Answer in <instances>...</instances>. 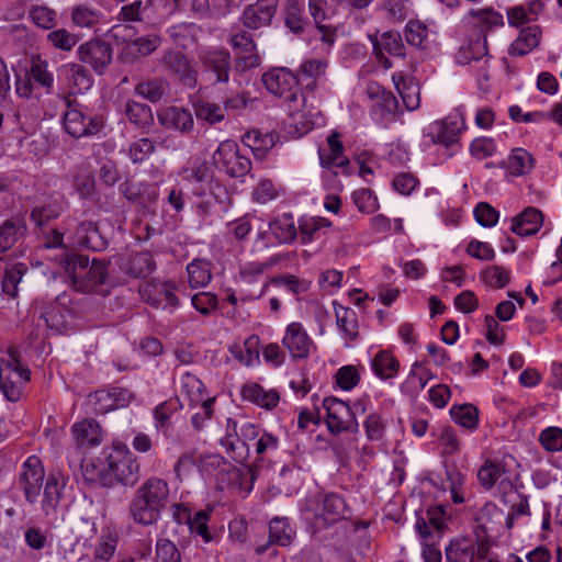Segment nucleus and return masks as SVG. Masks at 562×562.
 Listing matches in <instances>:
<instances>
[{"mask_svg": "<svg viewBox=\"0 0 562 562\" xmlns=\"http://www.w3.org/2000/svg\"><path fill=\"white\" fill-rule=\"evenodd\" d=\"M262 82L272 94L283 98L288 102L296 100L300 77L284 67L273 68L262 75Z\"/></svg>", "mask_w": 562, "mask_h": 562, "instance_id": "f8f14e48", "label": "nucleus"}, {"mask_svg": "<svg viewBox=\"0 0 562 562\" xmlns=\"http://www.w3.org/2000/svg\"><path fill=\"white\" fill-rule=\"evenodd\" d=\"M213 161L220 170L232 178L244 177L251 170L250 159L240 154L237 144L233 140L220 144L213 154Z\"/></svg>", "mask_w": 562, "mask_h": 562, "instance_id": "9d476101", "label": "nucleus"}, {"mask_svg": "<svg viewBox=\"0 0 562 562\" xmlns=\"http://www.w3.org/2000/svg\"><path fill=\"white\" fill-rule=\"evenodd\" d=\"M327 0H308L310 13L315 26L322 33V41L331 45L335 42V30L323 22L326 20Z\"/></svg>", "mask_w": 562, "mask_h": 562, "instance_id": "c85d7f7f", "label": "nucleus"}, {"mask_svg": "<svg viewBox=\"0 0 562 562\" xmlns=\"http://www.w3.org/2000/svg\"><path fill=\"white\" fill-rule=\"evenodd\" d=\"M124 113L130 123L142 128L151 125L154 122L151 108L134 100H127L125 102Z\"/></svg>", "mask_w": 562, "mask_h": 562, "instance_id": "473e14b6", "label": "nucleus"}, {"mask_svg": "<svg viewBox=\"0 0 562 562\" xmlns=\"http://www.w3.org/2000/svg\"><path fill=\"white\" fill-rule=\"evenodd\" d=\"M279 0H257L245 8L241 21L250 30L269 26L276 15Z\"/></svg>", "mask_w": 562, "mask_h": 562, "instance_id": "dca6fc26", "label": "nucleus"}, {"mask_svg": "<svg viewBox=\"0 0 562 562\" xmlns=\"http://www.w3.org/2000/svg\"><path fill=\"white\" fill-rule=\"evenodd\" d=\"M339 137V133L331 132L327 137L329 151L326 153L324 149L318 150L322 167L336 166L344 168L349 165V159L342 155L344 146Z\"/></svg>", "mask_w": 562, "mask_h": 562, "instance_id": "393cba45", "label": "nucleus"}, {"mask_svg": "<svg viewBox=\"0 0 562 562\" xmlns=\"http://www.w3.org/2000/svg\"><path fill=\"white\" fill-rule=\"evenodd\" d=\"M111 475L100 473V482L103 486H111L119 482L133 487L140 479V467L137 458L121 443L113 445L111 450L103 452Z\"/></svg>", "mask_w": 562, "mask_h": 562, "instance_id": "7ed1b4c3", "label": "nucleus"}, {"mask_svg": "<svg viewBox=\"0 0 562 562\" xmlns=\"http://www.w3.org/2000/svg\"><path fill=\"white\" fill-rule=\"evenodd\" d=\"M65 71L71 78L74 86L77 87L79 91L90 88L92 79L83 66L78 64H69L65 66Z\"/></svg>", "mask_w": 562, "mask_h": 562, "instance_id": "0e129e2a", "label": "nucleus"}, {"mask_svg": "<svg viewBox=\"0 0 562 562\" xmlns=\"http://www.w3.org/2000/svg\"><path fill=\"white\" fill-rule=\"evenodd\" d=\"M126 272L134 278H145L155 269V261L148 251L136 252L126 263Z\"/></svg>", "mask_w": 562, "mask_h": 562, "instance_id": "c9c22d12", "label": "nucleus"}, {"mask_svg": "<svg viewBox=\"0 0 562 562\" xmlns=\"http://www.w3.org/2000/svg\"><path fill=\"white\" fill-rule=\"evenodd\" d=\"M487 55V42L485 35L477 33L469 42L461 45L456 54V60L460 65H468L472 60H479Z\"/></svg>", "mask_w": 562, "mask_h": 562, "instance_id": "b1692460", "label": "nucleus"}, {"mask_svg": "<svg viewBox=\"0 0 562 562\" xmlns=\"http://www.w3.org/2000/svg\"><path fill=\"white\" fill-rule=\"evenodd\" d=\"M31 21L44 30H50L56 25L55 10L45 5H34L29 11Z\"/></svg>", "mask_w": 562, "mask_h": 562, "instance_id": "3c124183", "label": "nucleus"}, {"mask_svg": "<svg viewBox=\"0 0 562 562\" xmlns=\"http://www.w3.org/2000/svg\"><path fill=\"white\" fill-rule=\"evenodd\" d=\"M69 245L72 248H82L91 251H103L109 243L102 235L95 222L82 221L78 223L69 237Z\"/></svg>", "mask_w": 562, "mask_h": 562, "instance_id": "4468645a", "label": "nucleus"}, {"mask_svg": "<svg viewBox=\"0 0 562 562\" xmlns=\"http://www.w3.org/2000/svg\"><path fill=\"white\" fill-rule=\"evenodd\" d=\"M158 64L166 74L177 78L183 87L189 89L196 88L199 72L181 50L175 48L165 49L158 59Z\"/></svg>", "mask_w": 562, "mask_h": 562, "instance_id": "423d86ee", "label": "nucleus"}, {"mask_svg": "<svg viewBox=\"0 0 562 562\" xmlns=\"http://www.w3.org/2000/svg\"><path fill=\"white\" fill-rule=\"evenodd\" d=\"M330 226V222L323 217H311L300 222L301 240L303 244L319 238V231Z\"/></svg>", "mask_w": 562, "mask_h": 562, "instance_id": "8fccbe9b", "label": "nucleus"}, {"mask_svg": "<svg viewBox=\"0 0 562 562\" xmlns=\"http://www.w3.org/2000/svg\"><path fill=\"white\" fill-rule=\"evenodd\" d=\"M338 328L346 338L355 340L358 337V318L352 308L339 305L335 307Z\"/></svg>", "mask_w": 562, "mask_h": 562, "instance_id": "ea45409f", "label": "nucleus"}, {"mask_svg": "<svg viewBox=\"0 0 562 562\" xmlns=\"http://www.w3.org/2000/svg\"><path fill=\"white\" fill-rule=\"evenodd\" d=\"M395 88L400 93L405 108L408 111L416 110L419 106V87L413 78H404L402 76H393Z\"/></svg>", "mask_w": 562, "mask_h": 562, "instance_id": "7c9ffc66", "label": "nucleus"}, {"mask_svg": "<svg viewBox=\"0 0 562 562\" xmlns=\"http://www.w3.org/2000/svg\"><path fill=\"white\" fill-rule=\"evenodd\" d=\"M429 135L434 143L448 146L458 140V127L454 123L449 124L447 121H436L429 125Z\"/></svg>", "mask_w": 562, "mask_h": 562, "instance_id": "37998d69", "label": "nucleus"}, {"mask_svg": "<svg viewBox=\"0 0 562 562\" xmlns=\"http://www.w3.org/2000/svg\"><path fill=\"white\" fill-rule=\"evenodd\" d=\"M450 414L457 424L467 429L473 430L477 427V409L472 404L454 405Z\"/></svg>", "mask_w": 562, "mask_h": 562, "instance_id": "de8ad7c7", "label": "nucleus"}, {"mask_svg": "<svg viewBox=\"0 0 562 562\" xmlns=\"http://www.w3.org/2000/svg\"><path fill=\"white\" fill-rule=\"evenodd\" d=\"M307 510L313 512L315 524L328 527L346 517L347 506L339 495L327 494L310 499Z\"/></svg>", "mask_w": 562, "mask_h": 562, "instance_id": "9b49d317", "label": "nucleus"}, {"mask_svg": "<svg viewBox=\"0 0 562 562\" xmlns=\"http://www.w3.org/2000/svg\"><path fill=\"white\" fill-rule=\"evenodd\" d=\"M188 279L191 288H202L212 279L211 263L206 260L194 259L187 267Z\"/></svg>", "mask_w": 562, "mask_h": 562, "instance_id": "79ce46f5", "label": "nucleus"}, {"mask_svg": "<svg viewBox=\"0 0 562 562\" xmlns=\"http://www.w3.org/2000/svg\"><path fill=\"white\" fill-rule=\"evenodd\" d=\"M482 280L493 288L503 289L509 283L510 276L504 267L491 266L482 272Z\"/></svg>", "mask_w": 562, "mask_h": 562, "instance_id": "4d7b16f0", "label": "nucleus"}, {"mask_svg": "<svg viewBox=\"0 0 562 562\" xmlns=\"http://www.w3.org/2000/svg\"><path fill=\"white\" fill-rule=\"evenodd\" d=\"M284 23L293 33L300 34L308 26L310 21L304 14V7L299 0H286L284 7Z\"/></svg>", "mask_w": 562, "mask_h": 562, "instance_id": "c756f323", "label": "nucleus"}, {"mask_svg": "<svg viewBox=\"0 0 562 562\" xmlns=\"http://www.w3.org/2000/svg\"><path fill=\"white\" fill-rule=\"evenodd\" d=\"M502 474V469L498 464L486 461L477 472V479L483 487L490 490L494 486L496 481Z\"/></svg>", "mask_w": 562, "mask_h": 562, "instance_id": "338daca9", "label": "nucleus"}, {"mask_svg": "<svg viewBox=\"0 0 562 562\" xmlns=\"http://www.w3.org/2000/svg\"><path fill=\"white\" fill-rule=\"evenodd\" d=\"M158 122L165 128L190 134L194 128V120L190 110L182 106H168L158 112Z\"/></svg>", "mask_w": 562, "mask_h": 562, "instance_id": "f3484780", "label": "nucleus"}, {"mask_svg": "<svg viewBox=\"0 0 562 562\" xmlns=\"http://www.w3.org/2000/svg\"><path fill=\"white\" fill-rule=\"evenodd\" d=\"M8 353L10 359L0 360V389L9 401L15 402L21 395L20 384L30 380V370L21 364L16 350L11 348Z\"/></svg>", "mask_w": 562, "mask_h": 562, "instance_id": "0eeeda50", "label": "nucleus"}, {"mask_svg": "<svg viewBox=\"0 0 562 562\" xmlns=\"http://www.w3.org/2000/svg\"><path fill=\"white\" fill-rule=\"evenodd\" d=\"M533 168L532 156L524 148L513 149L508 159V169L514 176H521Z\"/></svg>", "mask_w": 562, "mask_h": 562, "instance_id": "49530a36", "label": "nucleus"}, {"mask_svg": "<svg viewBox=\"0 0 562 562\" xmlns=\"http://www.w3.org/2000/svg\"><path fill=\"white\" fill-rule=\"evenodd\" d=\"M155 144L150 138L144 137L131 143L128 157L134 164L145 161L154 151Z\"/></svg>", "mask_w": 562, "mask_h": 562, "instance_id": "5fc2aeb1", "label": "nucleus"}, {"mask_svg": "<svg viewBox=\"0 0 562 562\" xmlns=\"http://www.w3.org/2000/svg\"><path fill=\"white\" fill-rule=\"evenodd\" d=\"M26 232L23 220L10 218L0 225V254L11 249Z\"/></svg>", "mask_w": 562, "mask_h": 562, "instance_id": "a878e982", "label": "nucleus"}, {"mask_svg": "<svg viewBox=\"0 0 562 562\" xmlns=\"http://www.w3.org/2000/svg\"><path fill=\"white\" fill-rule=\"evenodd\" d=\"M183 180L192 186V192L196 196H202L207 190H211L213 180V172L206 162H201L198 166L186 169L183 172Z\"/></svg>", "mask_w": 562, "mask_h": 562, "instance_id": "5701e85b", "label": "nucleus"}, {"mask_svg": "<svg viewBox=\"0 0 562 562\" xmlns=\"http://www.w3.org/2000/svg\"><path fill=\"white\" fill-rule=\"evenodd\" d=\"M210 520V512L199 510L193 517H188V525L191 531L201 536L205 542L212 540V536L209 531L207 522Z\"/></svg>", "mask_w": 562, "mask_h": 562, "instance_id": "bf43d9fd", "label": "nucleus"}, {"mask_svg": "<svg viewBox=\"0 0 562 562\" xmlns=\"http://www.w3.org/2000/svg\"><path fill=\"white\" fill-rule=\"evenodd\" d=\"M376 57L380 61L383 63L384 67L389 68L391 67L390 60L384 57L382 54V50L387 52L389 54L397 57H404L405 56V46L402 41L401 34L398 32L389 31L384 32L381 35L380 41H376L373 44Z\"/></svg>", "mask_w": 562, "mask_h": 562, "instance_id": "aec40b11", "label": "nucleus"}, {"mask_svg": "<svg viewBox=\"0 0 562 562\" xmlns=\"http://www.w3.org/2000/svg\"><path fill=\"white\" fill-rule=\"evenodd\" d=\"M101 13L87 5L79 4L71 10V21L78 27H93L100 22Z\"/></svg>", "mask_w": 562, "mask_h": 562, "instance_id": "09e8293b", "label": "nucleus"}, {"mask_svg": "<svg viewBox=\"0 0 562 562\" xmlns=\"http://www.w3.org/2000/svg\"><path fill=\"white\" fill-rule=\"evenodd\" d=\"M323 407L326 411V425L330 434L358 432L356 412L346 402L330 396L323 401Z\"/></svg>", "mask_w": 562, "mask_h": 562, "instance_id": "1a4fd4ad", "label": "nucleus"}, {"mask_svg": "<svg viewBox=\"0 0 562 562\" xmlns=\"http://www.w3.org/2000/svg\"><path fill=\"white\" fill-rule=\"evenodd\" d=\"M540 443L548 451L562 450V429L558 427H548L541 431Z\"/></svg>", "mask_w": 562, "mask_h": 562, "instance_id": "774afa93", "label": "nucleus"}, {"mask_svg": "<svg viewBox=\"0 0 562 562\" xmlns=\"http://www.w3.org/2000/svg\"><path fill=\"white\" fill-rule=\"evenodd\" d=\"M269 229L280 244H290L297 236L293 216L284 214L269 223Z\"/></svg>", "mask_w": 562, "mask_h": 562, "instance_id": "2f4dec72", "label": "nucleus"}, {"mask_svg": "<svg viewBox=\"0 0 562 562\" xmlns=\"http://www.w3.org/2000/svg\"><path fill=\"white\" fill-rule=\"evenodd\" d=\"M475 551V544L470 538H456L446 548V559L449 562H464L467 557H474Z\"/></svg>", "mask_w": 562, "mask_h": 562, "instance_id": "4c0bfd02", "label": "nucleus"}, {"mask_svg": "<svg viewBox=\"0 0 562 562\" xmlns=\"http://www.w3.org/2000/svg\"><path fill=\"white\" fill-rule=\"evenodd\" d=\"M113 394L110 390H99L89 396V404L92 406L94 414L104 415L110 411L115 409L114 402L112 400Z\"/></svg>", "mask_w": 562, "mask_h": 562, "instance_id": "6e6d98bb", "label": "nucleus"}, {"mask_svg": "<svg viewBox=\"0 0 562 562\" xmlns=\"http://www.w3.org/2000/svg\"><path fill=\"white\" fill-rule=\"evenodd\" d=\"M337 385L344 391L352 390L360 381V375L356 367H341L335 374Z\"/></svg>", "mask_w": 562, "mask_h": 562, "instance_id": "69168bd1", "label": "nucleus"}, {"mask_svg": "<svg viewBox=\"0 0 562 562\" xmlns=\"http://www.w3.org/2000/svg\"><path fill=\"white\" fill-rule=\"evenodd\" d=\"M117 537L112 532L103 535L94 550V559L100 561H109L116 550Z\"/></svg>", "mask_w": 562, "mask_h": 562, "instance_id": "e2e57ef3", "label": "nucleus"}, {"mask_svg": "<svg viewBox=\"0 0 562 562\" xmlns=\"http://www.w3.org/2000/svg\"><path fill=\"white\" fill-rule=\"evenodd\" d=\"M63 125L67 134L75 138L89 137L98 134L103 127L99 115L85 112L81 104L67 100V111L63 114Z\"/></svg>", "mask_w": 562, "mask_h": 562, "instance_id": "39448f33", "label": "nucleus"}, {"mask_svg": "<svg viewBox=\"0 0 562 562\" xmlns=\"http://www.w3.org/2000/svg\"><path fill=\"white\" fill-rule=\"evenodd\" d=\"M155 562H181L180 552L175 543L169 539H158Z\"/></svg>", "mask_w": 562, "mask_h": 562, "instance_id": "13d9d810", "label": "nucleus"}, {"mask_svg": "<svg viewBox=\"0 0 562 562\" xmlns=\"http://www.w3.org/2000/svg\"><path fill=\"white\" fill-rule=\"evenodd\" d=\"M193 110L198 121H203L211 125L217 124L225 119L224 109L217 103L198 100L193 102Z\"/></svg>", "mask_w": 562, "mask_h": 562, "instance_id": "58836bf2", "label": "nucleus"}, {"mask_svg": "<svg viewBox=\"0 0 562 562\" xmlns=\"http://www.w3.org/2000/svg\"><path fill=\"white\" fill-rule=\"evenodd\" d=\"M198 60L212 83H227L232 71V56L224 48L206 47L198 52Z\"/></svg>", "mask_w": 562, "mask_h": 562, "instance_id": "6e6552de", "label": "nucleus"}, {"mask_svg": "<svg viewBox=\"0 0 562 562\" xmlns=\"http://www.w3.org/2000/svg\"><path fill=\"white\" fill-rule=\"evenodd\" d=\"M59 214L60 210L55 204L40 205L32 210L31 220L36 227L44 228L48 222L56 220Z\"/></svg>", "mask_w": 562, "mask_h": 562, "instance_id": "052dcab7", "label": "nucleus"}, {"mask_svg": "<svg viewBox=\"0 0 562 562\" xmlns=\"http://www.w3.org/2000/svg\"><path fill=\"white\" fill-rule=\"evenodd\" d=\"M353 202L362 213L371 214L379 207L378 199L369 189H360L352 194Z\"/></svg>", "mask_w": 562, "mask_h": 562, "instance_id": "680f3d73", "label": "nucleus"}, {"mask_svg": "<svg viewBox=\"0 0 562 562\" xmlns=\"http://www.w3.org/2000/svg\"><path fill=\"white\" fill-rule=\"evenodd\" d=\"M169 497L168 483L160 477L150 476L136 488L128 505V515L137 525H155L168 506Z\"/></svg>", "mask_w": 562, "mask_h": 562, "instance_id": "f257e3e1", "label": "nucleus"}, {"mask_svg": "<svg viewBox=\"0 0 562 562\" xmlns=\"http://www.w3.org/2000/svg\"><path fill=\"white\" fill-rule=\"evenodd\" d=\"M47 41L52 44L53 47L69 52L79 42V37L66 29H58L47 34Z\"/></svg>", "mask_w": 562, "mask_h": 562, "instance_id": "864d4df0", "label": "nucleus"}, {"mask_svg": "<svg viewBox=\"0 0 562 562\" xmlns=\"http://www.w3.org/2000/svg\"><path fill=\"white\" fill-rule=\"evenodd\" d=\"M543 223L541 211L536 207H527L522 213L514 217L512 232L519 236L536 234Z\"/></svg>", "mask_w": 562, "mask_h": 562, "instance_id": "4be33fe9", "label": "nucleus"}, {"mask_svg": "<svg viewBox=\"0 0 562 562\" xmlns=\"http://www.w3.org/2000/svg\"><path fill=\"white\" fill-rule=\"evenodd\" d=\"M45 472L40 459L35 456L29 457L22 465L19 475V487L24 492L25 499L34 504L40 495Z\"/></svg>", "mask_w": 562, "mask_h": 562, "instance_id": "ddd939ff", "label": "nucleus"}, {"mask_svg": "<svg viewBox=\"0 0 562 562\" xmlns=\"http://www.w3.org/2000/svg\"><path fill=\"white\" fill-rule=\"evenodd\" d=\"M279 138L277 133L262 134L258 130L248 131L244 134L241 142L249 147L256 158L262 159L272 149Z\"/></svg>", "mask_w": 562, "mask_h": 562, "instance_id": "412c9836", "label": "nucleus"}, {"mask_svg": "<svg viewBox=\"0 0 562 562\" xmlns=\"http://www.w3.org/2000/svg\"><path fill=\"white\" fill-rule=\"evenodd\" d=\"M328 67L325 59H308L301 64L295 76L300 77V82L304 79H313L314 81L322 77Z\"/></svg>", "mask_w": 562, "mask_h": 562, "instance_id": "603ef678", "label": "nucleus"}, {"mask_svg": "<svg viewBox=\"0 0 562 562\" xmlns=\"http://www.w3.org/2000/svg\"><path fill=\"white\" fill-rule=\"evenodd\" d=\"M282 344L293 358L305 359L308 357L312 340L300 323H291L286 328Z\"/></svg>", "mask_w": 562, "mask_h": 562, "instance_id": "a211bd4d", "label": "nucleus"}, {"mask_svg": "<svg viewBox=\"0 0 562 562\" xmlns=\"http://www.w3.org/2000/svg\"><path fill=\"white\" fill-rule=\"evenodd\" d=\"M221 445L225 447L226 452L238 461L241 458L240 452H237L240 448H245L246 443L240 440L237 432V423L233 418H227L225 435L220 440Z\"/></svg>", "mask_w": 562, "mask_h": 562, "instance_id": "a19ab883", "label": "nucleus"}, {"mask_svg": "<svg viewBox=\"0 0 562 562\" xmlns=\"http://www.w3.org/2000/svg\"><path fill=\"white\" fill-rule=\"evenodd\" d=\"M199 27L193 23H180L172 25L167 30V34L177 47L187 48L194 43Z\"/></svg>", "mask_w": 562, "mask_h": 562, "instance_id": "e433bc0d", "label": "nucleus"}, {"mask_svg": "<svg viewBox=\"0 0 562 562\" xmlns=\"http://www.w3.org/2000/svg\"><path fill=\"white\" fill-rule=\"evenodd\" d=\"M135 93L151 103L160 102L170 91V83L167 78L158 76L150 77L135 86Z\"/></svg>", "mask_w": 562, "mask_h": 562, "instance_id": "6ab92c4d", "label": "nucleus"}, {"mask_svg": "<svg viewBox=\"0 0 562 562\" xmlns=\"http://www.w3.org/2000/svg\"><path fill=\"white\" fill-rule=\"evenodd\" d=\"M371 366L374 373L383 380L395 376L400 369V362L386 350L378 352Z\"/></svg>", "mask_w": 562, "mask_h": 562, "instance_id": "f704fd0d", "label": "nucleus"}, {"mask_svg": "<svg viewBox=\"0 0 562 562\" xmlns=\"http://www.w3.org/2000/svg\"><path fill=\"white\" fill-rule=\"evenodd\" d=\"M293 530L289 526L285 518H273L269 522V538L270 542L278 546H289L292 541Z\"/></svg>", "mask_w": 562, "mask_h": 562, "instance_id": "a18cd8bd", "label": "nucleus"}, {"mask_svg": "<svg viewBox=\"0 0 562 562\" xmlns=\"http://www.w3.org/2000/svg\"><path fill=\"white\" fill-rule=\"evenodd\" d=\"M55 87V76L47 59L32 55L24 78L18 77L15 91L21 98L37 99L40 92L52 94Z\"/></svg>", "mask_w": 562, "mask_h": 562, "instance_id": "20e7f679", "label": "nucleus"}, {"mask_svg": "<svg viewBox=\"0 0 562 562\" xmlns=\"http://www.w3.org/2000/svg\"><path fill=\"white\" fill-rule=\"evenodd\" d=\"M27 271V267L18 262L7 267L2 279V291L11 297L18 294V284Z\"/></svg>", "mask_w": 562, "mask_h": 562, "instance_id": "c03bdc74", "label": "nucleus"}, {"mask_svg": "<svg viewBox=\"0 0 562 562\" xmlns=\"http://www.w3.org/2000/svg\"><path fill=\"white\" fill-rule=\"evenodd\" d=\"M59 263L76 291L103 293L101 286L108 278V261L93 259L89 263L87 256L68 251L60 257Z\"/></svg>", "mask_w": 562, "mask_h": 562, "instance_id": "f03ea898", "label": "nucleus"}, {"mask_svg": "<svg viewBox=\"0 0 562 562\" xmlns=\"http://www.w3.org/2000/svg\"><path fill=\"white\" fill-rule=\"evenodd\" d=\"M80 61L90 65L93 70L102 74L112 60V47L102 40H91L78 47Z\"/></svg>", "mask_w": 562, "mask_h": 562, "instance_id": "2eb2a0df", "label": "nucleus"}, {"mask_svg": "<svg viewBox=\"0 0 562 562\" xmlns=\"http://www.w3.org/2000/svg\"><path fill=\"white\" fill-rule=\"evenodd\" d=\"M64 486L54 476H48L44 486L42 509L46 516L55 515L59 505Z\"/></svg>", "mask_w": 562, "mask_h": 562, "instance_id": "72a5a7b5", "label": "nucleus"}, {"mask_svg": "<svg viewBox=\"0 0 562 562\" xmlns=\"http://www.w3.org/2000/svg\"><path fill=\"white\" fill-rule=\"evenodd\" d=\"M75 440L79 447L98 446L101 441L100 425L93 419H86L72 427Z\"/></svg>", "mask_w": 562, "mask_h": 562, "instance_id": "bb28decb", "label": "nucleus"}, {"mask_svg": "<svg viewBox=\"0 0 562 562\" xmlns=\"http://www.w3.org/2000/svg\"><path fill=\"white\" fill-rule=\"evenodd\" d=\"M540 40V29L537 25L525 27L519 36L512 43L509 55L524 56L538 46Z\"/></svg>", "mask_w": 562, "mask_h": 562, "instance_id": "cd10ccee", "label": "nucleus"}]
</instances>
